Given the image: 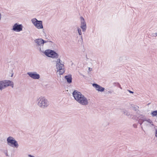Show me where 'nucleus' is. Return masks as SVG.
<instances>
[{"label": "nucleus", "mask_w": 157, "mask_h": 157, "mask_svg": "<svg viewBox=\"0 0 157 157\" xmlns=\"http://www.w3.org/2000/svg\"><path fill=\"white\" fill-rule=\"evenodd\" d=\"M152 126H153L154 127V129L155 131V132H157V126L155 125H153Z\"/></svg>", "instance_id": "412c9836"}, {"label": "nucleus", "mask_w": 157, "mask_h": 157, "mask_svg": "<svg viewBox=\"0 0 157 157\" xmlns=\"http://www.w3.org/2000/svg\"><path fill=\"white\" fill-rule=\"evenodd\" d=\"M124 113L126 116L131 117L133 119H136L135 117H134V116H133L132 114H131L128 112L127 110H125L123 111Z\"/></svg>", "instance_id": "ddd939ff"}, {"label": "nucleus", "mask_w": 157, "mask_h": 157, "mask_svg": "<svg viewBox=\"0 0 157 157\" xmlns=\"http://www.w3.org/2000/svg\"><path fill=\"white\" fill-rule=\"evenodd\" d=\"M82 94L80 92L76 90H74L72 93L73 96L76 101Z\"/></svg>", "instance_id": "9b49d317"}, {"label": "nucleus", "mask_w": 157, "mask_h": 157, "mask_svg": "<svg viewBox=\"0 0 157 157\" xmlns=\"http://www.w3.org/2000/svg\"><path fill=\"white\" fill-rule=\"evenodd\" d=\"M92 85L96 89V90L98 91L103 92L105 90L104 88L102 87L96 83H93Z\"/></svg>", "instance_id": "f8f14e48"}, {"label": "nucleus", "mask_w": 157, "mask_h": 157, "mask_svg": "<svg viewBox=\"0 0 157 157\" xmlns=\"http://www.w3.org/2000/svg\"><path fill=\"white\" fill-rule=\"evenodd\" d=\"M7 144L11 147L17 148L19 147L17 142L12 136H9L7 139Z\"/></svg>", "instance_id": "20e7f679"}, {"label": "nucleus", "mask_w": 157, "mask_h": 157, "mask_svg": "<svg viewBox=\"0 0 157 157\" xmlns=\"http://www.w3.org/2000/svg\"><path fill=\"white\" fill-rule=\"evenodd\" d=\"M10 86L12 88L13 87V82L9 80H4L0 81V89L1 90L5 88Z\"/></svg>", "instance_id": "7ed1b4c3"}, {"label": "nucleus", "mask_w": 157, "mask_h": 157, "mask_svg": "<svg viewBox=\"0 0 157 157\" xmlns=\"http://www.w3.org/2000/svg\"><path fill=\"white\" fill-rule=\"evenodd\" d=\"M81 26L80 27L82 29L83 32H85L86 29V24L84 18L82 17H80Z\"/></svg>", "instance_id": "9d476101"}, {"label": "nucleus", "mask_w": 157, "mask_h": 157, "mask_svg": "<svg viewBox=\"0 0 157 157\" xmlns=\"http://www.w3.org/2000/svg\"><path fill=\"white\" fill-rule=\"evenodd\" d=\"M145 121L147 122V125H148L150 127H151V126L154 125L153 122L150 119H146Z\"/></svg>", "instance_id": "a211bd4d"}, {"label": "nucleus", "mask_w": 157, "mask_h": 157, "mask_svg": "<svg viewBox=\"0 0 157 157\" xmlns=\"http://www.w3.org/2000/svg\"><path fill=\"white\" fill-rule=\"evenodd\" d=\"M27 74L33 79H39L40 78V75L36 72H29L27 73Z\"/></svg>", "instance_id": "1a4fd4ad"}, {"label": "nucleus", "mask_w": 157, "mask_h": 157, "mask_svg": "<svg viewBox=\"0 0 157 157\" xmlns=\"http://www.w3.org/2000/svg\"><path fill=\"white\" fill-rule=\"evenodd\" d=\"M81 39H82V35H81Z\"/></svg>", "instance_id": "c85d7f7f"}, {"label": "nucleus", "mask_w": 157, "mask_h": 157, "mask_svg": "<svg viewBox=\"0 0 157 157\" xmlns=\"http://www.w3.org/2000/svg\"><path fill=\"white\" fill-rule=\"evenodd\" d=\"M4 154H5L6 156H9V155L8 154V152L7 151H6L4 152Z\"/></svg>", "instance_id": "5701e85b"}, {"label": "nucleus", "mask_w": 157, "mask_h": 157, "mask_svg": "<svg viewBox=\"0 0 157 157\" xmlns=\"http://www.w3.org/2000/svg\"><path fill=\"white\" fill-rule=\"evenodd\" d=\"M36 44L37 48L40 52H44L43 45L44 43H46L47 41H45L42 39L39 38L36 39L34 40Z\"/></svg>", "instance_id": "39448f33"}, {"label": "nucleus", "mask_w": 157, "mask_h": 157, "mask_svg": "<svg viewBox=\"0 0 157 157\" xmlns=\"http://www.w3.org/2000/svg\"><path fill=\"white\" fill-rule=\"evenodd\" d=\"M36 103L42 109L46 108L49 105V102L48 99L43 96H40L37 98Z\"/></svg>", "instance_id": "f257e3e1"}, {"label": "nucleus", "mask_w": 157, "mask_h": 157, "mask_svg": "<svg viewBox=\"0 0 157 157\" xmlns=\"http://www.w3.org/2000/svg\"><path fill=\"white\" fill-rule=\"evenodd\" d=\"M23 26L22 24L15 23L13 26L12 30L15 32H19L22 30Z\"/></svg>", "instance_id": "0eeeda50"}, {"label": "nucleus", "mask_w": 157, "mask_h": 157, "mask_svg": "<svg viewBox=\"0 0 157 157\" xmlns=\"http://www.w3.org/2000/svg\"><path fill=\"white\" fill-rule=\"evenodd\" d=\"M151 114L153 117H157V110L153 111L151 113Z\"/></svg>", "instance_id": "6ab92c4d"}, {"label": "nucleus", "mask_w": 157, "mask_h": 157, "mask_svg": "<svg viewBox=\"0 0 157 157\" xmlns=\"http://www.w3.org/2000/svg\"><path fill=\"white\" fill-rule=\"evenodd\" d=\"M59 55L58 54L53 50L49 57L52 58L57 59Z\"/></svg>", "instance_id": "4468645a"}, {"label": "nucleus", "mask_w": 157, "mask_h": 157, "mask_svg": "<svg viewBox=\"0 0 157 157\" xmlns=\"http://www.w3.org/2000/svg\"><path fill=\"white\" fill-rule=\"evenodd\" d=\"M128 91L130 93H132L133 94V91H132L131 90H128Z\"/></svg>", "instance_id": "a878e982"}, {"label": "nucleus", "mask_w": 157, "mask_h": 157, "mask_svg": "<svg viewBox=\"0 0 157 157\" xmlns=\"http://www.w3.org/2000/svg\"><path fill=\"white\" fill-rule=\"evenodd\" d=\"M143 122H143V121H139V122L140 125L142 124Z\"/></svg>", "instance_id": "b1692460"}, {"label": "nucleus", "mask_w": 157, "mask_h": 157, "mask_svg": "<svg viewBox=\"0 0 157 157\" xmlns=\"http://www.w3.org/2000/svg\"><path fill=\"white\" fill-rule=\"evenodd\" d=\"M13 73L11 75V77H12L13 76Z\"/></svg>", "instance_id": "cd10ccee"}, {"label": "nucleus", "mask_w": 157, "mask_h": 157, "mask_svg": "<svg viewBox=\"0 0 157 157\" xmlns=\"http://www.w3.org/2000/svg\"><path fill=\"white\" fill-rule=\"evenodd\" d=\"M31 21L34 25L38 29L43 28L42 22L41 21H38L36 18H33L31 19Z\"/></svg>", "instance_id": "423d86ee"}, {"label": "nucleus", "mask_w": 157, "mask_h": 157, "mask_svg": "<svg viewBox=\"0 0 157 157\" xmlns=\"http://www.w3.org/2000/svg\"><path fill=\"white\" fill-rule=\"evenodd\" d=\"M52 51L53 50L50 49H47L45 51H44V52H41L43 53L47 56L49 57L51 53H52Z\"/></svg>", "instance_id": "2eb2a0df"}, {"label": "nucleus", "mask_w": 157, "mask_h": 157, "mask_svg": "<svg viewBox=\"0 0 157 157\" xmlns=\"http://www.w3.org/2000/svg\"><path fill=\"white\" fill-rule=\"evenodd\" d=\"M61 62L62 61L60 59H57L56 61V68L57 70V72L60 75L63 74L65 71L64 64Z\"/></svg>", "instance_id": "f03ea898"}, {"label": "nucleus", "mask_w": 157, "mask_h": 157, "mask_svg": "<svg viewBox=\"0 0 157 157\" xmlns=\"http://www.w3.org/2000/svg\"><path fill=\"white\" fill-rule=\"evenodd\" d=\"M83 95L82 94L81 95H80V96L79 97V98H78V99L76 101L77 102L82 97Z\"/></svg>", "instance_id": "4be33fe9"}, {"label": "nucleus", "mask_w": 157, "mask_h": 157, "mask_svg": "<svg viewBox=\"0 0 157 157\" xmlns=\"http://www.w3.org/2000/svg\"><path fill=\"white\" fill-rule=\"evenodd\" d=\"M65 78L67 80V82L69 83L72 82V76L71 75H68L65 76Z\"/></svg>", "instance_id": "f3484780"}, {"label": "nucleus", "mask_w": 157, "mask_h": 157, "mask_svg": "<svg viewBox=\"0 0 157 157\" xmlns=\"http://www.w3.org/2000/svg\"><path fill=\"white\" fill-rule=\"evenodd\" d=\"M153 34L154 35L153 36H157V33H155Z\"/></svg>", "instance_id": "393cba45"}, {"label": "nucleus", "mask_w": 157, "mask_h": 157, "mask_svg": "<svg viewBox=\"0 0 157 157\" xmlns=\"http://www.w3.org/2000/svg\"><path fill=\"white\" fill-rule=\"evenodd\" d=\"M77 30L78 33L80 35H82V33L81 29L79 27L77 28Z\"/></svg>", "instance_id": "aec40b11"}, {"label": "nucleus", "mask_w": 157, "mask_h": 157, "mask_svg": "<svg viewBox=\"0 0 157 157\" xmlns=\"http://www.w3.org/2000/svg\"><path fill=\"white\" fill-rule=\"evenodd\" d=\"M78 102L82 105H86L88 104L89 101L86 97L83 95Z\"/></svg>", "instance_id": "6e6552de"}, {"label": "nucleus", "mask_w": 157, "mask_h": 157, "mask_svg": "<svg viewBox=\"0 0 157 157\" xmlns=\"http://www.w3.org/2000/svg\"><path fill=\"white\" fill-rule=\"evenodd\" d=\"M155 136L157 137V132H155Z\"/></svg>", "instance_id": "bb28decb"}, {"label": "nucleus", "mask_w": 157, "mask_h": 157, "mask_svg": "<svg viewBox=\"0 0 157 157\" xmlns=\"http://www.w3.org/2000/svg\"><path fill=\"white\" fill-rule=\"evenodd\" d=\"M134 117H136V119H137L138 118L139 120V121H143V122L146 121V119H145V116L142 115H140L138 116Z\"/></svg>", "instance_id": "dca6fc26"}]
</instances>
